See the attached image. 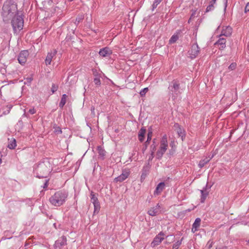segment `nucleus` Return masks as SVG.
<instances>
[{"instance_id": "1", "label": "nucleus", "mask_w": 249, "mask_h": 249, "mask_svg": "<svg viewBox=\"0 0 249 249\" xmlns=\"http://www.w3.org/2000/svg\"><path fill=\"white\" fill-rule=\"evenodd\" d=\"M18 14L17 5L12 3L10 1H6L2 7V16L3 20L8 21L12 18Z\"/></svg>"}, {"instance_id": "2", "label": "nucleus", "mask_w": 249, "mask_h": 249, "mask_svg": "<svg viewBox=\"0 0 249 249\" xmlns=\"http://www.w3.org/2000/svg\"><path fill=\"white\" fill-rule=\"evenodd\" d=\"M51 166L48 161L40 163L36 168V171L39 178H45L50 173Z\"/></svg>"}, {"instance_id": "3", "label": "nucleus", "mask_w": 249, "mask_h": 249, "mask_svg": "<svg viewBox=\"0 0 249 249\" xmlns=\"http://www.w3.org/2000/svg\"><path fill=\"white\" fill-rule=\"evenodd\" d=\"M67 197V195L65 193L58 191L51 196L50 201L55 206H60L65 202Z\"/></svg>"}, {"instance_id": "4", "label": "nucleus", "mask_w": 249, "mask_h": 249, "mask_svg": "<svg viewBox=\"0 0 249 249\" xmlns=\"http://www.w3.org/2000/svg\"><path fill=\"white\" fill-rule=\"evenodd\" d=\"M11 24L15 32L19 31L23 27V19L18 14L11 18Z\"/></svg>"}, {"instance_id": "5", "label": "nucleus", "mask_w": 249, "mask_h": 249, "mask_svg": "<svg viewBox=\"0 0 249 249\" xmlns=\"http://www.w3.org/2000/svg\"><path fill=\"white\" fill-rule=\"evenodd\" d=\"M168 148V142L167 139V136L164 135L160 142V147L157 152V157L158 158H160L162 157L164 153L166 152Z\"/></svg>"}, {"instance_id": "6", "label": "nucleus", "mask_w": 249, "mask_h": 249, "mask_svg": "<svg viewBox=\"0 0 249 249\" xmlns=\"http://www.w3.org/2000/svg\"><path fill=\"white\" fill-rule=\"evenodd\" d=\"M165 234L163 232H160L158 235H157L154 238L153 241L151 244L152 247L154 248L159 245H160L161 242L164 239Z\"/></svg>"}, {"instance_id": "7", "label": "nucleus", "mask_w": 249, "mask_h": 249, "mask_svg": "<svg viewBox=\"0 0 249 249\" xmlns=\"http://www.w3.org/2000/svg\"><path fill=\"white\" fill-rule=\"evenodd\" d=\"M161 213V206L159 203L155 207L150 208L147 212L148 214L152 216H156Z\"/></svg>"}, {"instance_id": "8", "label": "nucleus", "mask_w": 249, "mask_h": 249, "mask_svg": "<svg viewBox=\"0 0 249 249\" xmlns=\"http://www.w3.org/2000/svg\"><path fill=\"white\" fill-rule=\"evenodd\" d=\"M200 52L199 48L197 43H195L192 45L190 50L189 51V54L190 57L192 58H196Z\"/></svg>"}, {"instance_id": "9", "label": "nucleus", "mask_w": 249, "mask_h": 249, "mask_svg": "<svg viewBox=\"0 0 249 249\" xmlns=\"http://www.w3.org/2000/svg\"><path fill=\"white\" fill-rule=\"evenodd\" d=\"M29 56V53L27 51L24 50L22 51L19 54L18 61L19 63L21 64H24L27 60V58Z\"/></svg>"}, {"instance_id": "10", "label": "nucleus", "mask_w": 249, "mask_h": 249, "mask_svg": "<svg viewBox=\"0 0 249 249\" xmlns=\"http://www.w3.org/2000/svg\"><path fill=\"white\" fill-rule=\"evenodd\" d=\"M56 53L57 51L55 50L51 51L48 53L45 61L46 65L51 64L52 59L55 56Z\"/></svg>"}, {"instance_id": "11", "label": "nucleus", "mask_w": 249, "mask_h": 249, "mask_svg": "<svg viewBox=\"0 0 249 249\" xmlns=\"http://www.w3.org/2000/svg\"><path fill=\"white\" fill-rule=\"evenodd\" d=\"M129 175V172L128 171H123L122 174L119 177L116 178L114 179L115 181L122 182L128 178Z\"/></svg>"}, {"instance_id": "12", "label": "nucleus", "mask_w": 249, "mask_h": 249, "mask_svg": "<svg viewBox=\"0 0 249 249\" xmlns=\"http://www.w3.org/2000/svg\"><path fill=\"white\" fill-rule=\"evenodd\" d=\"M232 33V28L230 26L223 27L221 31L220 36H230Z\"/></svg>"}, {"instance_id": "13", "label": "nucleus", "mask_w": 249, "mask_h": 249, "mask_svg": "<svg viewBox=\"0 0 249 249\" xmlns=\"http://www.w3.org/2000/svg\"><path fill=\"white\" fill-rule=\"evenodd\" d=\"M112 51L108 47H105L101 49L99 51V54L102 57L109 56L111 53Z\"/></svg>"}, {"instance_id": "14", "label": "nucleus", "mask_w": 249, "mask_h": 249, "mask_svg": "<svg viewBox=\"0 0 249 249\" xmlns=\"http://www.w3.org/2000/svg\"><path fill=\"white\" fill-rule=\"evenodd\" d=\"M156 139H154L153 140V143L150 146V152L151 154L149 157V160H152L154 157V153L156 150Z\"/></svg>"}, {"instance_id": "15", "label": "nucleus", "mask_w": 249, "mask_h": 249, "mask_svg": "<svg viewBox=\"0 0 249 249\" xmlns=\"http://www.w3.org/2000/svg\"><path fill=\"white\" fill-rule=\"evenodd\" d=\"M165 186V184L164 182L160 183L157 186L155 191L154 195H159L161 192L164 189Z\"/></svg>"}, {"instance_id": "16", "label": "nucleus", "mask_w": 249, "mask_h": 249, "mask_svg": "<svg viewBox=\"0 0 249 249\" xmlns=\"http://www.w3.org/2000/svg\"><path fill=\"white\" fill-rule=\"evenodd\" d=\"M201 219L199 218L196 219L195 222L193 225L192 231L193 232H196L197 230V228L199 227L200 224Z\"/></svg>"}, {"instance_id": "17", "label": "nucleus", "mask_w": 249, "mask_h": 249, "mask_svg": "<svg viewBox=\"0 0 249 249\" xmlns=\"http://www.w3.org/2000/svg\"><path fill=\"white\" fill-rule=\"evenodd\" d=\"M226 39L223 38H220L218 39V40L215 43V44H217L220 46V49H223L226 47Z\"/></svg>"}, {"instance_id": "18", "label": "nucleus", "mask_w": 249, "mask_h": 249, "mask_svg": "<svg viewBox=\"0 0 249 249\" xmlns=\"http://www.w3.org/2000/svg\"><path fill=\"white\" fill-rule=\"evenodd\" d=\"M146 133V129L142 127L139 132L138 138L141 142L144 140V136Z\"/></svg>"}, {"instance_id": "19", "label": "nucleus", "mask_w": 249, "mask_h": 249, "mask_svg": "<svg viewBox=\"0 0 249 249\" xmlns=\"http://www.w3.org/2000/svg\"><path fill=\"white\" fill-rule=\"evenodd\" d=\"M17 146L16 141L15 139H12L9 140V142L8 145V147L11 149L15 148Z\"/></svg>"}, {"instance_id": "20", "label": "nucleus", "mask_w": 249, "mask_h": 249, "mask_svg": "<svg viewBox=\"0 0 249 249\" xmlns=\"http://www.w3.org/2000/svg\"><path fill=\"white\" fill-rule=\"evenodd\" d=\"M212 158H206L204 159L201 160L198 164L199 167L200 168L203 167L206 163H207Z\"/></svg>"}, {"instance_id": "21", "label": "nucleus", "mask_w": 249, "mask_h": 249, "mask_svg": "<svg viewBox=\"0 0 249 249\" xmlns=\"http://www.w3.org/2000/svg\"><path fill=\"white\" fill-rule=\"evenodd\" d=\"M179 38V35L178 33L175 34L173 35L169 40L170 44H173L175 43Z\"/></svg>"}, {"instance_id": "22", "label": "nucleus", "mask_w": 249, "mask_h": 249, "mask_svg": "<svg viewBox=\"0 0 249 249\" xmlns=\"http://www.w3.org/2000/svg\"><path fill=\"white\" fill-rule=\"evenodd\" d=\"M90 196H91V201L93 203V205L99 203L97 196H96L95 194L93 192H91Z\"/></svg>"}, {"instance_id": "23", "label": "nucleus", "mask_w": 249, "mask_h": 249, "mask_svg": "<svg viewBox=\"0 0 249 249\" xmlns=\"http://www.w3.org/2000/svg\"><path fill=\"white\" fill-rule=\"evenodd\" d=\"M67 97L68 96L66 94H63L62 97L61 99V101L59 103V107L61 108H62L64 107V106L65 105V104L66 103Z\"/></svg>"}, {"instance_id": "24", "label": "nucleus", "mask_w": 249, "mask_h": 249, "mask_svg": "<svg viewBox=\"0 0 249 249\" xmlns=\"http://www.w3.org/2000/svg\"><path fill=\"white\" fill-rule=\"evenodd\" d=\"M152 130L151 128H150L148 129V134H147V139L146 142H145V149L146 148L147 145L149 143V142L151 141V140L152 139ZM145 150V149H144V150Z\"/></svg>"}, {"instance_id": "25", "label": "nucleus", "mask_w": 249, "mask_h": 249, "mask_svg": "<svg viewBox=\"0 0 249 249\" xmlns=\"http://www.w3.org/2000/svg\"><path fill=\"white\" fill-rule=\"evenodd\" d=\"M97 150L99 155L101 157H104L106 155L105 150L101 146L97 147Z\"/></svg>"}, {"instance_id": "26", "label": "nucleus", "mask_w": 249, "mask_h": 249, "mask_svg": "<svg viewBox=\"0 0 249 249\" xmlns=\"http://www.w3.org/2000/svg\"><path fill=\"white\" fill-rule=\"evenodd\" d=\"M201 202L202 203H203L206 197H207V196H208V193H205L203 191H201Z\"/></svg>"}, {"instance_id": "27", "label": "nucleus", "mask_w": 249, "mask_h": 249, "mask_svg": "<svg viewBox=\"0 0 249 249\" xmlns=\"http://www.w3.org/2000/svg\"><path fill=\"white\" fill-rule=\"evenodd\" d=\"M94 213H99V211H100V203H97V204H94Z\"/></svg>"}, {"instance_id": "28", "label": "nucleus", "mask_w": 249, "mask_h": 249, "mask_svg": "<svg viewBox=\"0 0 249 249\" xmlns=\"http://www.w3.org/2000/svg\"><path fill=\"white\" fill-rule=\"evenodd\" d=\"M216 0H212L211 2V4L207 7L206 11L208 12L213 9V4L215 3Z\"/></svg>"}, {"instance_id": "29", "label": "nucleus", "mask_w": 249, "mask_h": 249, "mask_svg": "<svg viewBox=\"0 0 249 249\" xmlns=\"http://www.w3.org/2000/svg\"><path fill=\"white\" fill-rule=\"evenodd\" d=\"M181 241H177L173 245L172 249H178L179 248V246L181 245Z\"/></svg>"}, {"instance_id": "30", "label": "nucleus", "mask_w": 249, "mask_h": 249, "mask_svg": "<svg viewBox=\"0 0 249 249\" xmlns=\"http://www.w3.org/2000/svg\"><path fill=\"white\" fill-rule=\"evenodd\" d=\"M148 88H145L143 89H142V90H141L140 94L142 96H144L146 93L148 91Z\"/></svg>"}, {"instance_id": "31", "label": "nucleus", "mask_w": 249, "mask_h": 249, "mask_svg": "<svg viewBox=\"0 0 249 249\" xmlns=\"http://www.w3.org/2000/svg\"><path fill=\"white\" fill-rule=\"evenodd\" d=\"M162 0H155L154 2L153 3L152 6L153 8L154 9L157 7V5L159 4Z\"/></svg>"}, {"instance_id": "32", "label": "nucleus", "mask_w": 249, "mask_h": 249, "mask_svg": "<svg viewBox=\"0 0 249 249\" xmlns=\"http://www.w3.org/2000/svg\"><path fill=\"white\" fill-rule=\"evenodd\" d=\"M236 67V64L235 63H231L229 67V69L233 70Z\"/></svg>"}, {"instance_id": "33", "label": "nucleus", "mask_w": 249, "mask_h": 249, "mask_svg": "<svg viewBox=\"0 0 249 249\" xmlns=\"http://www.w3.org/2000/svg\"><path fill=\"white\" fill-rule=\"evenodd\" d=\"M178 133L179 136H181V137H183L184 135V131L180 127H179L178 129Z\"/></svg>"}, {"instance_id": "34", "label": "nucleus", "mask_w": 249, "mask_h": 249, "mask_svg": "<svg viewBox=\"0 0 249 249\" xmlns=\"http://www.w3.org/2000/svg\"><path fill=\"white\" fill-rule=\"evenodd\" d=\"M173 88L174 89V90H178V89H179V85L178 83H174L173 84Z\"/></svg>"}, {"instance_id": "35", "label": "nucleus", "mask_w": 249, "mask_h": 249, "mask_svg": "<svg viewBox=\"0 0 249 249\" xmlns=\"http://www.w3.org/2000/svg\"><path fill=\"white\" fill-rule=\"evenodd\" d=\"M94 82L95 84H96V85H99L101 84V81L99 78H94Z\"/></svg>"}, {"instance_id": "36", "label": "nucleus", "mask_w": 249, "mask_h": 249, "mask_svg": "<svg viewBox=\"0 0 249 249\" xmlns=\"http://www.w3.org/2000/svg\"><path fill=\"white\" fill-rule=\"evenodd\" d=\"M57 89H58V87L55 86L54 84H53L52 85V89H51L52 92L54 93L55 91H56L57 90Z\"/></svg>"}, {"instance_id": "37", "label": "nucleus", "mask_w": 249, "mask_h": 249, "mask_svg": "<svg viewBox=\"0 0 249 249\" xmlns=\"http://www.w3.org/2000/svg\"><path fill=\"white\" fill-rule=\"evenodd\" d=\"M29 112L31 114H34L36 112V111L34 108H32L29 109Z\"/></svg>"}, {"instance_id": "38", "label": "nucleus", "mask_w": 249, "mask_h": 249, "mask_svg": "<svg viewBox=\"0 0 249 249\" xmlns=\"http://www.w3.org/2000/svg\"><path fill=\"white\" fill-rule=\"evenodd\" d=\"M245 10V12L249 11V2L246 5Z\"/></svg>"}, {"instance_id": "39", "label": "nucleus", "mask_w": 249, "mask_h": 249, "mask_svg": "<svg viewBox=\"0 0 249 249\" xmlns=\"http://www.w3.org/2000/svg\"><path fill=\"white\" fill-rule=\"evenodd\" d=\"M173 239H174V238H173L172 239H171V241H170V242H167L166 241V243H170L171 242H172V241L173 240Z\"/></svg>"}, {"instance_id": "40", "label": "nucleus", "mask_w": 249, "mask_h": 249, "mask_svg": "<svg viewBox=\"0 0 249 249\" xmlns=\"http://www.w3.org/2000/svg\"><path fill=\"white\" fill-rule=\"evenodd\" d=\"M247 244L249 245V239L248 241H247Z\"/></svg>"}, {"instance_id": "41", "label": "nucleus", "mask_w": 249, "mask_h": 249, "mask_svg": "<svg viewBox=\"0 0 249 249\" xmlns=\"http://www.w3.org/2000/svg\"><path fill=\"white\" fill-rule=\"evenodd\" d=\"M192 17H193V15H192V16H191V18H190V19H189V20H191V18H192ZM189 21H190V20H189Z\"/></svg>"}]
</instances>
